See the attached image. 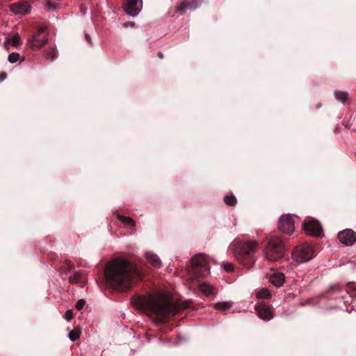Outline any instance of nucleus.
Returning a JSON list of instances; mask_svg holds the SVG:
<instances>
[{"instance_id": "1", "label": "nucleus", "mask_w": 356, "mask_h": 356, "mask_svg": "<svg viewBox=\"0 0 356 356\" xmlns=\"http://www.w3.org/2000/svg\"><path fill=\"white\" fill-rule=\"evenodd\" d=\"M106 283L119 291L129 290L134 280H141L142 273L128 259L115 258L105 266Z\"/></svg>"}, {"instance_id": "2", "label": "nucleus", "mask_w": 356, "mask_h": 356, "mask_svg": "<svg viewBox=\"0 0 356 356\" xmlns=\"http://www.w3.org/2000/svg\"><path fill=\"white\" fill-rule=\"evenodd\" d=\"M191 302L181 300L172 302L171 295L159 293L143 300L142 305L153 314L165 321L170 315H175L179 310L188 308Z\"/></svg>"}, {"instance_id": "3", "label": "nucleus", "mask_w": 356, "mask_h": 356, "mask_svg": "<svg viewBox=\"0 0 356 356\" xmlns=\"http://www.w3.org/2000/svg\"><path fill=\"white\" fill-rule=\"evenodd\" d=\"M233 252L236 259L243 266L250 268L255 262L254 253L259 244L256 241H234Z\"/></svg>"}, {"instance_id": "4", "label": "nucleus", "mask_w": 356, "mask_h": 356, "mask_svg": "<svg viewBox=\"0 0 356 356\" xmlns=\"http://www.w3.org/2000/svg\"><path fill=\"white\" fill-rule=\"evenodd\" d=\"M264 254L269 261H277L284 256V245L278 238H273L268 243Z\"/></svg>"}, {"instance_id": "5", "label": "nucleus", "mask_w": 356, "mask_h": 356, "mask_svg": "<svg viewBox=\"0 0 356 356\" xmlns=\"http://www.w3.org/2000/svg\"><path fill=\"white\" fill-rule=\"evenodd\" d=\"M194 273L198 277H207L210 273L209 261L204 254H197L191 259Z\"/></svg>"}, {"instance_id": "6", "label": "nucleus", "mask_w": 356, "mask_h": 356, "mask_svg": "<svg viewBox=\"0 0 356 356\" xmlns=\"http://www.w3.org/2000/svg\"><path fill=\"white\" fill-rule=\"evenodd\" d=\"M314 257V252L312 245L309 243L301 244L296 248L292 253L293 259L298 263H305Z\"/></svg>"}, {"instance_id": "7", "label": "nucleus", "mask_w": 356, "mask_h": 356, "mask_svg": "<svg viewBox=\"0 0 356 356\" xmlns=\"http://www.w3.org/2000/svg\"><path fill=\"white\" fill-rule=\"evenodd\" d=\"M47 27L46 26H42L39 28L38 32L32 35L27 40L26 45L29 47L32 50H39L44 45L48 42V35L40 38V35L46 31Z\"/></svg>"}, {"instance_id": "8", "label": "nucleus", "mask_w": 356, "mask_h": 356, "mask_svg": "<svg viewBox=\"0 0 356 356\" xmlns=\"http://www.w3.org/2000/svg\"><path fill=\"white\" fill-rule=\"evenodd\" d=\"M279 229L286 234H291L295 230L294 220L290 214L282 215L279 220Z\"/></svg>"}, {"instance_id": "9", "label": "nucleus", "mask_w": 356, "mask_h": 356, "mask_svg": "<svg viewBox=\"0 0 356 356\" xmlns=\"http://www.w3.org/2000/svg\"><path fill=\"white\" fill-rule=\"evenodd\" d=\"M305 232L312 236H320L323 233L321 223L316 220H309L303 224Z\"/></svg>"}, {"instance_id": "10", "label": "nucleus", "mask_w": 356, "mask_h": 356, "mask_svg": "<svg viewBox=\"0 0 356 356\" xmlns=\"http://www.w3.org/2000/svg\"><path fill=\"white\" fill-rule=\"evenodd\" d=\"M254 310L259 318L268 321L274 317V313L269 305L264 303H258L254 306Z\"/></svg>"}, {"instance_id": "11", "label": "nucleus", "mask_w": 356, "mask_h": 356, "mask_svg": "<svg viewBox=\"0 0 356 356\" xmlns=\"http://www.w3.org/2000/svg\"><path fill=\"white\" fill-rule=\"evenodd\" d=\"M142 6V0H126L124 8L129 15L135 17L140 11Z\"/></svg>"}, {"instance_id": "12", "label": "nucleus", "mask_w": 356, "mask_h": 356, "mask_svg": "<svg viewBox=\"0 0 356 356\" xmlns=\"http://www.w3.org/2000/svg\"><path fill=\"white\" fill-rule=\"evenodd\" d=\"M199 7L198 0H181V3L175 8V12L183 15L188 10H194Z\"/></svg>"}, {"instance_id": "13", "label": "nucleus", "mask_w": 356, "mask_h": 356, "mask_svg": "<svg viewBox=\"0 0 356 356\" xmlns=\"http://www.w3.org/2000/svg\"><path fill=\"white\" fill-rule=\"evenodd\" d=\"M338 239L342 244L351 246L356 241V233L352 229H345L338 234Z\"/></svg>"}, {"instance_id": "14", "label": "nucleus", "mask_w": 356, "mask_h": 356, "mask_svg": "<svg viewBox=\"0 0 356 356\" xmlns=\"http://www.w3.org/2000/svg\"><path fill=\"white\" fill-rule=\"evenodd\" d=\"M10 10L15 15H25L31 13V6L27 2H18L10 4Z\"/></svg>"}, {"instance_id": "15", "label": "nucleus", "mask_w": 356, "mask_h": 356, "mask_svg": "<svg viewBox=\"0 0 356 356\" xmlns=\"http://www.w3.org/2000/svg\"><path fill=\"white\" fill-rule=\"evenodd\" d=\"M269 282L275 286L280 287L285 282V275L282 273H275L270 276Z\"/></svg>"}, {"instance_id": "16", "label": "nucleus", "mask_w": 356, "mask_h": 356, "mask_svg": "<svg viewBox=\"0 0 356 356\" xmlns=\"http://www.w3.org/2000/svg\"><path fill=\"white\" fill-rule=\"evenodd\" d=\"M86 280V275L81 271H76L69 277V282L72 284L85 283Z\"/></svg>"}, {"instance_id": "17", "label": "nucleus", "mask_w": 356, "mask_h": 356, "mask_svg": "<svg viewBox=\"0 0 356 356\" xmlns=\"http://www.w3.org/2000/svg\"><path fill=\"white\" fill-rule=\"evenodd\" d=\"M146 257L147 261L155 268H159L161 266V261L159 257L152 252H147Z\"/></svg>"}, {"instance_id": "18", "label": "nucleus", "mask_w": 356, "mask_h": 356, "mask_svg": "<svg viewBox=\"0 0 356 356\" xmlns=\"http://www.w3.org/2000/svg\"><path fill=\"white\" fill-rule=\"evenodd\" d=\"M232 307V304L229 302H220L214 305V308L224 314H227Z\"/></svg>"}, {"instance_id": "19", "label": "nucleus", "mask_w": 356, "mask_h": 356, "mask_svg": "<svg viewBox=\"0 0 356 356\" xmlns=\"http://www.w3.org/2000/svg\"><path fill=\"white\" fill-rule=\"evenodd\" d=\"M334 97L337 100L341 102L343 104H349V94L345 91L337 90L334 92Z\"/></svg>"}, {"instance_id": "20", "label": "nucleus", "mask_w": 356, "mask_h": 356, "mask_svg": "<svg viewBox=\"0 0 356 356\" xmlns=\"http://www.w3.org/2000/svg\"><path fill=\"white\" fill-rule=\"evenodd\" d=\"M43 55L45 58L53 60L58 56V51L56 47H49L43 51Z\"/></svg>"}, {"instance_id": "21", "label": "nucleus", "mask_w": 356, "mask_h": 356, "mask_svg": "<svg viewBox=\"0 0 356 356\" xmlns=\"http://www.w3.org/2000/svg\"><path fill=\"white\" fill-rule=\"evenodd\" d=\"M117 218L126 227L132 228L136 225L135 221L130 217L118 214Z\"/></svg>"}, {"instance_id": "22", "label": "nucleus", "mask_w": 356, "mask_h": 356, "mask_svg": "<svg viewBox=\"0 0 356 356\" xmlns=\"http://www.w3.org/2000/svg\"><path fill=\"white\" fill-rule=\"evenodd\" d=\"M256 297L258 299H270L271 293L268 289L263 288L257 293Z\"/></svg>"}, {"instance_id": "23", "label": "nucleus", "mask_w": 356, "mask_h": 356, "mask_svg": "<svg viewBox=\"0 0 356 356\" xmlns=\"http://www.w3.org/2000/svg\"><path fill=\"white\" fill-rule=\"evenodd\" d=\"M200 290L204 295L209 296L213 293V286L208 283H202L199 286Z\"/></svg>"}, {"instance_id": "24", "label": "nucleus", "mask_w": 356, "mask_h": 356, "mask_svg": "<svg viewBox=\"0 0 356 356\" xmlns=\"http://www.w3.org/2000/svg\"><path fill=\"white\" fill-rule=\"evenodd\" d=\"M224 202L229 207H235L237 204V199L233 195H225L224 197Z\"/></svg>"}, {"instance_id": "25", "label": "nucleus", "mask_w": 356, "mask_h": 356, "mask_svg": "<svg viewBox=\"0 0 356 356\" xmlns=\"http://www.w3.org/2000/svg\"><path fill=\"white\" fill-rule=\"evenodd\" d=\"M80 336L81 331L77 328H74V330H71L68 335L70 340L72 341H76L80 338Z\"/></svg>"}, {"instance_id": "26", "label": "nucleus", "mask_w": 356, "mask_h": 356, "mask_svg": "<svg viewBox=\"0 0 356 356\" xmlns=\"http://www.w3.org/2000/svg\"><path fill=\"white\" fill-rule=\"evenodd\" d=\"M222 266L223 269L227 273L233 272L234 270V264L231 262H224L222 264Z\"/></svg>"}, {"instance_id": "27", "label": "nucleus", "mask_w": 356, "mask_h": 356, "mask_svg": "<svg viewBox=\"0 0 356 356\" xmlns=\"http://www.w3.org/2000/svg\"><path fill=\"white\" fill-rule=\"evenodd\" d=\"M10 42L12 45L14 47H17L22 44L21 38L18 34L15 35Z\"/></svg>"}, {"instance_id": "28", "label": "nucleus", "mask_w": 356, "mask_h": 356, "mask_svg": "<svg viewBox=\"0 0 356 356\" xmlns=\"http://www.w3.org/2000/svg\"><path fill=\"white\" fill-rule=\"evenodd\" d=\"M19 57H20L19 54H18V53H12L10 54H9V56H8V61L10 63H15L17 60H19Z\"/></svg>"}, {"instance_id": "29", "label": "nucleus", "mask_w": 356, "mask_h": 356, "mask_svg": "<svg viewBox=\"0 0 356 356\" xmlns=\"http://www.w3.org/2000/svg\"><path fill=\"white\" fill-rule=\"evenodd\" d=\"M47 11L50 12L57 9L58 6L56 3H51L50 1H47L45 5Z\"/></svg>"}, {"instance_id": "30", "label": "nucleus", "mask_w": 356, "mask_h": 356, "mask_svg": "<svg viewBox=\"0 0 356 356\" xmlns=\"http://www.w3.org/2000/svg\"><path fill=\"white\" fill-rule=\"evenodd\" d=\"M85 304L86 301L83 299L79 300L75 305L76 309L78 310H81L83 308Z\"/></svg>"}, {"instance_id": "31", "label": "nucleus", "mask_w": 356, "mask_h": 356, "mask_svg": "<svg viewBox=\"0 0 356 356\" xmlns=\"http://www.w3.org/2000/svg\"><path fill=\"white\" fill-rule=\"evenodd\" d=\"M64 318L67 321H70L73 318L72 311L70 309L67 310L65 314Z\"/></svg>"}, {"instance_id": "32", "label": "nucleus", "mask_w": 356, "mask_h": 356, "mask_svg": "<svg viewBox=\"0 0 356 356\" xmlns=\"http://www.w3.org/2000/svg\"><path fill=\"white\" fill-rule=\"evenodd\" d=\"M65 266H66L65 267V270L66 272L70 271L74 268V265L68 260L65 261Z\"/></svg>"}, {"instance_id": "33", "label": "nucleus", "mask_w": 356, "mask_h": 356, "mask_svg": "<svg viewBox=\"0 0 356 356\" xmlns=\"http://www.w3.org/2000/svg\"><path fill=\"white\" fill-rule=\"evenodd\" d=\"M7 77V74L5 72H0V82L4 81Z\"/></svg>"}, {"instance_id": "34", "label": "nucleus", "mask_w": 356, "mask_h": 356, "mask_svg": "<svg viewBox=\"0 0 356 356\" xmlns=\"http://www.w3.org/2000/svg\"><path fill=\"white\" fill-rule=\"evenodd\" d=\"M124 26L125 27H127H127H133V26H135V23H134V22H126V23H124Z\"/></svg>"}, {"instance_id": "35", "label": "nucleus", "mask_w": 356, "mask_h": 356, "mask_svg": "<svg viewBox=\"0 0 356 356\" xmlns=\"http://www.w3.org/2000/svg\"><path fill=\"white\" fill-rule=\"evenodd\" d=\"M158 56L159 58L162 59L163 58V54L161 52H159Z\"/></svg>"}, {"instance_id": "36", "label": "nucleus", "mask_w": 356, "mask_h": 356, "mask_svg": "<svg viewBox=\"0 0 356 356\" xmlns=\"http://www.w3.org/2000/svg\"><path fill=\"white\" fill-rule=\"evenodd\" d=\"M86 38L88 42H90V38L88 35H86Z\"/></svg>"}]
</instances>
